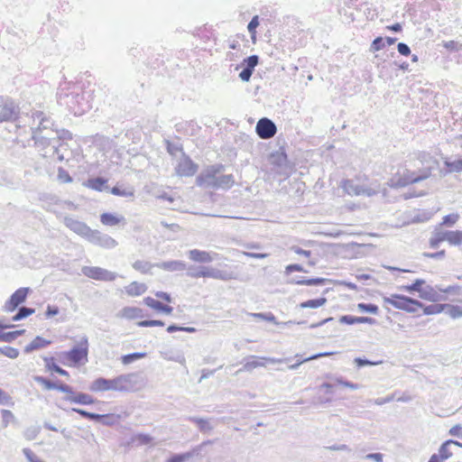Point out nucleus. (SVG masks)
<instances>
[{
  "label": "nucleus",
  "instance_id": "obj_1",
  "mask_svg": "<svg viewBox=\"0 0 462 462\" xmlns=\"http://www.w3.org/2000/svg\"><path fill=\"white\" fill-rule=\"evenodd\" d=\"M222 164H215L207 167L196 178V184L205 189H230L234 183V176L232 174L218 175L224 171Z\"/></svg>",
  "mask_w": 462,
  "mask_h": 462
},
{
  "label": "nucleus",
  "instance_id": "obj_2",
  "mask_svg": "<svg viewBox=\"0 0 462 462\" xmlns=\"http://www.w3.org/2000/svg\"><path fill=\"white\" fill-rule=\"evenodd\" d=\"M61 363L65 365L77 366L88 362V339L87 336L81 337L79 342L73 346L69 350L61 354Z\"/></svg>",
  "mask_w": 462,
  "mask_h": 462
},
{
  "label": "nucleus",
  "instance_id": "obj_3",
  "mask_svg": "<svg viewBox=\"0 0 462 462\" xmlns=\"http://www.w3.org/2000/svg\"><path fill=\"white\" fill-rule=\"evenodd\" d=\"M383 302L409 313H415L419 306H423L421 301L403 294H392L389 297H383Z\"/></svg>",
  "mask_w": 462,
  "mask_h": 462
},
{
  "label": "nucleus",
  "instance_id": "obj_4",
  "mask_svg": "<svg viewBox=\"0 0 462 462\" xmlns=\"http://www.w3.org/2000/svg\"><path fill=\"white\" fill-rule=\"evenodd\" d=\"M138 374L134 373L120 374L110 379L111 391L129 393L134 391L137 384Z\"/></svg>",
  "mask_w": 462,
  "mask_h": 462
},
{
  "label": "nucleus",
  "instance_id": "obj_5",
  "mask_svg": "<svg viewBox=\"0 0 462 462\" xmlns=\"http://www.w3.org/2000/svg\"><path fill=\"white\" fill-rule=\"evenodd\" d=\"M288 360H289V358H274V357L250 356L248 358L245 359V363H244L243 366L237 370L236 374H240L245 371L251 372L255 368L263 367L265 365V362H268L271 364H282Z\"/></svg>",
  "mask_w": 462,
  "mask_h": 462
},
{
  "label": "nucleus",
  "instance_id": "obj_6",
  "mask_svg": "<svg viewBox=\"0 0 462 462\" xmlns=\"http://www.w3.org/2000/svg\"><path fill=\"white\" fill-rule=\"evenodd\" d=\"M81 273L93 280L102 282H113L117 277L116 273L110 272L98 266H83Z\"/></svg>",
  "mask_w": 462,
  "mask_h": 462
},
{
  "label": "nucleus",
  "instance_id": "obj_7",
  "mask_svg": "<svg viewBox=\"0 0 462 462\" xmlns=\"http://www.w3.org/2000/svg\"><path fill=\"white\" fill-rule=\"evenodd\" d=\"M430 175V169H426L423 171H421L420 173H416L415 171H411L407 170L403 172V174L402 176H400L397 179L395 183H393L392 186L397 187V188L405 187L409 184L417 183L421 180H424L427 178H429Z\"/></svg>",
  "mask_w": 462,
  "mask_h": 462
},
{
  "label": "nucleus",
  "instance_id": "obj_8",
  "mask_svg": "<svg viewBox=\"0 0 462 462\" xmlns=\"http://www.w3.org/2000/svg\"><path fill=\"white\" fill-rule=\"evenodd\" d=\"M86 239L96 245L104 248H114L117 245L116 241L106 234H103L98 230L90 229Z\"/></svg>",
  "mask_w": 462,
  "mask_h": 462
},
{
  "label": "nucleus",
  "instance_id": "obj_9",
  "mask_svg": "<svg viewBox=\"0 0 462 462\" xmlns=\"http://www.w3.org/2000/svg\"><path fill=\"white\" fill-rule=\"evenodd\" d=\"M18 112L19 108L12 99L0 97V123L15 120Z\"/></svg>",
  "mask_w": 462,
  "mask_h": 462
},
{
  "label": "nucleus",
  "instance_id": "obj_10",
  "mask_svg": "<svg viewBox=\"0 0 462 462\" xmlns=\"http://www.w3.org/2000/svg\"><path fill=\"white\" fill-rule=\"evenodd\" d=\"M255 133L261 139L267 140L276 134L277 126L270 118L262 117L256 123Z\"/></svg>",
  "mask_w": 462,
  "mask_h": 462
},
{
  "label": "nucleus",
  "instance_id": "obj_11",
  "mask_svg": "<svg viewBox=\"0 0 462 462\" xmlns=\"http://www.w3.org/2000/svg\"><path fill=\"white\" fill-rule=\"evenodd\" d=\"M198 169L199 165L182 152L181 158L175 168L177 174L181 177H191L197 172Z\"/></svg>",
  "mask_w": 462,
  "mask_h": 462
},
{
  "label": "nucleus",
  "instance_id": "obj_12",
  "mask_svg": "<svg viewBox=\"0 0 462 462\" xmlns=\"http://www.w3.org/2000/svg\"><path fill=\"white\" fill-rule=\"evenodd\" d=\"M31 289L22 287L16 290L5 303V310L8 312L14 311L21 304L25 302Z\"/></svg>",
  "mask_w": 462,
  "mask_h": 462
},
{
  "label": "nucleus",
  "instance_id": "obj_13",
  "mask_svg": "<svg viewBox=\"0 0 462 462\" xmlns=\"http://www.w3.org/2000/svg\"><path fill=\"white\" fill-rule=\"evenodd\" d=\"M32 139L34 141L35 146L42 149L51 146L53 148V152L58 153V141L55 140V136L43 135V132L32 130Z\"/></svg>",
  "mask_w": 462,
  "mask_h": 462
},
{
  "label": "nucleus",
  "instance_id": "obj_14",
  "mask_svg": "<svg viewBox=\"0 0 462 462\" xmlns=\"http://www.w3.org/2000/svg\"><path fill=\"white\" fill-rule=\"evenodd\" d=\"M63 224L69 230L85 239L91 229L86 223L69 216L64 217Z\"/></svg>",
  "mask_w": 462,
  "mask_h": 462
},
{
  "label": "nucleus",
  "instance_id": "obj_15",
  "mask_svg": "<svg viewBox=\"0 0 462 462\" xmlns=\"http://www.w3.org/2000/svg\"><path fill=\"white\" fill-rule=\"evenodd\" d=\"M32 379L42 384L45 390H58L65 393H73V388L66 383H57L42 375H33Z\"/></svg>",
  "mask_w": 462,
  "mask_h": 462
},
{
  "label": "nucleus",
  "instance_id": "obj_16",
  "mask_svg": "<svg viewBox=\"0 0 462 462\" xmlns=\"http://www.w3.org/2000/svg\"><path fill=\"white\" fill-rule=\"evenodd\" d=\"M343 188L345 191L351 196L365 195L371 197L375 193L373 189L356 184L352 180H345L343 181Z\"/></svg>",
  "mask_w": 462,
  "mask_h": 462
},
{
  "label": "nucleus",
  "instance_id": "obj_17",
  "mask_svg": "<svg viewBox=\"0 0 462 462\" xmlns=\"http://www.w3.org/2000/svg\"><path fill=\"white\" fill-rule=\"evenodd\" d=\"M331 280L322 277L305 278V277H293L288 281V283L307 285V286H322L330 283Z\"/></svg>",
  "mask_w": 462,
  "mask_h": 462
},
{
  "label": "nucleus",
  "instance_id": "obj_18",
  "mask_svg": "<svg viewBox=\"0 0 462 462\" xmlns=\"http://www.w3.org/2000/svg\"><path fill=\"white\" fill-rule=\"evenodd\" d=\"M203 278H213L220 281H229L234 278L231 272L226 270H219L211 266H206L204 269Z\"/></svg>",
  "mask_w": 462,
  "mask_h": 462
},
{
  "label": "nucleus",
  "instance_id": "obj_19",
  "mask_svg": "<svg viewBox=\"0 0 462 462\" xmlns=\"http://www.w3.org/2000/svg\"><path fill=\"white\" fill-rule=\"evenodd\" d=\"M419 297L422 300H429L431 302H438L439 300H445L446 297L439 294L438 289L431 285H424L420 291Z\"/></svg>",
  "mask_w": 462,
  "mask_h": 462
},
{
  "label": "nucleus",
  "instance_id": "obj_20",
  "mask_svg": "<svg viewBox=\"0 0 462 462\" xmlns=\"http://www.w3.org/2000/svg\"><path fill=\"white\" fill-rule=\"evenodd\" d=\"M216 253H209L207 251H201L199 249H192L188 252L189 258L196 263H208L215 260Z\"/></svg>",
  "mask_w": 462,
  "mask_h": 462
},
{
  "label": "nucleus",
  "instance_id": "obj_21",
  "mask_svg": "<svg viewBox=\"0 0 462 462\" xmlns=\"http://www.w3.org/2000/svg\"><path fill=\"white\" fill-rule=\"evenodd\" d=\"M68 395L64 397V400L69 402L71 403H76L79 405H90L96 402V400L89 394L79 392L75 393H67Z\"/></svg>",
  "mask_w": 462,
  "mask_h": 462
},
{
  "label": "nucleus",
  "instance_id": "obj_22",
  "mask_svg": "<svg viewBox=\"0 0 462 462\" xmlns=\"http://www.w3.org/2000/svg\"><path fill=\"white\" fill-rule=\"evenodd\" d=\"M143 303L146 306L150 307L151 309L156 310L157 312H161L166 315H170L173 311V308L171 306L165 305L161 301L149 296L143 299Z\"/></svg>",
  "mask_w": 462,
  "mask_h": 462
},
{
  "label": "nucleus",
  "instance_id": "obj_23",
  "mask_svg": "<svg viewBox=\"0 0 462 462\" xmlns=\"http://www.w3.org/2000/svg\"><path fill=\"white\" fill-rule=\"evenodd\" d=\"M155 265L156 267L167 272H181L186 270V263L180 260L156 263Z\"/></svg>",
  "mask_w": 462,
  "mask_h": 462
},
{
  "label": "nucleus",
  "instance_id": "obj_24",
  "mask_svg": "<svg viewBox=\"0 0 462 462\" xmlns=\"http://www.w3.org/2000/svg\"><path fill=\"white\" fill-rule=\"evenodd\" d=\"M444 165L445 169L440 171L441 174L444 176L453 172H462V159L460 158L451 161L449 158L446 157L444 158Z\"/></svg>",
  "mask_w": 462,
  "mask_h": 462
},
{
  "label": "nucleus",
  "instance_id": "obj_25",
  "mask_svg": "<svg viewBox=\"0 0 462 462\" xmlns=\"http://www.w3.org/2000/svg\"><path fill=\"white\" fill-rule=\"evenodd\" d=\"M33 121L35 119L39 120V124L37 126H32L31 130H37L39 132H44V130L53 129V123L47 117L43 116V113L41 111L35 112L33 115Z\"/></svg>",
  "mask_w": 462,
  "mask_h": 462
},
{
  "label": "nucleus",
  "instance_id": "obj_26",
  "mask_svg": "<svg viewBox=\"0 0 462 462\" xmlns=\"http://www.w3.org/2000/svg\"><path fill=\"white\" fill-rule=\"evenodd\" d=\"M89 390L94 393L111 391L110 379L98 377L89 385Z\"/></svg>",
  "mask_w": 462,
  "mask_h": 462
},
{
  "label": "nucleus",
  "instance_id": "obj_27",
  "mask_svg": "<svg viewBox=\"0 0 462 462\" xmlns=\"http://www.w3.org/2000/svg\"><path fill=\"white\" fill-rule=\"evenodd\" d=\"M45 367L48 371L54 372L59 374L61 376L69 377V374L68 371L60 367L59 365H57L55 358L52 356H45L43 357Z\"/></svg>",
  "mask_w": 462,
  "mask_h": 462
},
{
  "label": "nucleus",
  "instance_id": "obj_28",
  "mask_svg": "<svg viewBox=\"0 0 462 462\" xmlns=\"http://www.w3.org/2000/svg\"><path fill=\"white\" fill-rule=\"evenodd\" d=\"M125 218L123 216H118L113 213L106 212L100 215V221L103 225L114 226L121 222H125Z\"/></svg>",
  "mask_w": 462,
  "mask_h": 462
},
{
  "label": "nucleus",
  "instance_id": "obj_29",
  "mask_svg": "<svg viewBox=\"0 0 462 462\" xmlns=\"http://www.w3.org/2000/svg\"><path fill=\"white\" fill-rule=\"evenodd\" d=\"M51 343V340L45 339L40 336H37L30 344L24 347V353L30 354L34 350L43 348Z\"/></svg>",
  "mask_w": 462,
  "mask_h": 462
},
{
  "label": "nucleus",
  "instance_id": "obj_30",
  "mask_svg": "<svg viewBox=\"0 0 462 462\" xmlns=\"http://www.w3.org/2000/svg\"><path fill=\"white\" fill-rule=\"evenodd\" d=\"M121 416L114 413L99 414L97 413V423L105 426H114L119 423Z\"/></svg>",
  "mask_w": 462,
  "mask_h": 462
},
{
  "label": "nucleus",
  "instance_id": "obj_31",
  "mask_svg": "<svg viewBox=\"0 0 462 462\" xmlns=\"http://www.w3.org/2000/svg\"><path fill=\"white\" fill-rule=\"evenodd\" d=\"M106 182L107 180L104 177H95L89 178L86 182H84V185L91 189L102 191L105 189Z\"/></svg>",
  "mask_w": 462,
  "mask_h": 462
},
{
  "label": "nucleus",
  "instance_id": "obj_32",
  "mask_svg": "<svg viewBox=\"0 0 462 462\" xmlns=\"http://www.w3.org/2000/svg\"><path fill=\"white\" fill-rule=\"evenodd\" d=\"M188 420L196 423L202 433L210 432L214 429V426L208 419L190 416L188 418Z\"/></svg>",
  "mask_w": 462,
  "mask_h": 462
},
{
  "label": "nucleus",
  "instance_id": "obj_33",
  "mask_svg": "<svg viewBox=\"0 0 462 462\" xmlns=\"http://www.w3.org/2000/svg\"><path fill=\"white\" fill-rule=\"evenodd\" d=\"M445 241L451 245H462V230H444Z\"/></svg>",
  "mask_w": 462,
  "mask_h": 462
},
{
  "label": "nucleus",
  "instance_id": "obj_34",
  "mask_svg": "<svg viewBox=\"0 0 462 462\" xmlns=\"http://www.w3.org/2000/svg\"><path fill=\"white\" fill-rule=\"evenodd\" d=\"M125 290L129 296H139L146 291L147 286L144 283L133 282L129 285L125 286Z\"/></svg>",
  "mask_w": 462,
  "mask_h": 462
},
{
  "label": "nucleus",
  "instance_id": "obj_35",
  "mask_svg": "<svg viewBox=\"0 0 462 462\" xmlns=\"http://www.w3.org/2000/svg\"><path fill=\"white\" fill-rule=\"evenodd\" d=\"M110 192L113 195L124 197V198H134V189L133 187H125L124 185L116 184L114 186Z\"/></svg>",
  "mask_w": 462,
  "mask_h": 462
},
{
  "label": "nucleus",
  "instance_id": "obj_36",
  "mask_svg": "<svg viewBox=\"0 0 462 462\" xmlns=\"http://www.w3.org/2000/svg\"><path fill=\"white\" fill-rule=\"evenodd\" d=\"M122 315L128 319H135L143 318V310L137 307H125L122 310Z\"/></svg>",
  "mask_w": 462,
  "mask_h": 462
},
{
  "label": "nucleus",
  "instance_id": "obj_37",
  "mask_svg": "<svg viewBox=\"0 0 462 462\" xmlns=\"http://www.w3.org/2000/svg\"><path fill=\"white\" fill-rule=\"evenodd\" d=\"M17 312L11 318L13 322L20 321L23 319L28 318L35 312V309L29 308L26 306L18 307Z\"/></svg>",
  "mask_w": 462,
  "mask_h": 462
},
{
  "label": "nucleus",
  "instance_id": "obj_38",
  "mask_svg": "<svg viewBox=\"0 0 462 462\" xmlns=\"http://www.w3.org/2000/svg\"><path fill=\"white\" fill-rule=\"evenodd\" d=\"M259 63V56L256 54L250 55L243 60L241 64L237 65L236 69H238L239 68H245L247 69H250L252 71H254L255 67Z\"/></svg>",
  "mask_w": 462,
  "mask_h": 462
},
{
  "label": "nucleus",
  "instance_id": "obj_39",
  "mask_svg": "<svg viewBox=\"0 0 462 462\" xmlns=\"http://www.w3.org/2000/svg\"><path fill=\"white\" fill-rule=\"evenodd\" d=\"M135 271H138L143 274L150 273L152 267H156L155 263H152L148 261L137 260L132 264Z\"/></svg>",
  "mask_w": 462,
  "mask_h": 462
},
{
  "label": "nucleus",
  "instance_id": "obj_40",
  "mask_svg": "<svg viewBox=\"0 0 462 462\" xmlns=\"http://www.w3.org/2000/svg\"><path fill=\"white\" fill-rule=\"evenodd\" d=\"M452 443H455L454 439H448L444 441L439 448V453L437 456L441 458L442 462L443 460H446L452 456V452L449 450V446L452 445Z\"/></svg>",
  "mask_w": 462,
  "mask_h": 462
},
{
  "label": "nucleus",
  "instance_id": "obj_41",
  "mask_svg": "<svg viewBox=\"0 0 462 462\" xmlns=\"http://www.w3.org/2000/svg\"><path fill=\"white\" fill-rule=\"evenodd\" d=\"M326 302H327V298L320 297V298L311 299V300L303 301V302L300 303L299 307L300 309H307V308L317 309V308L323 306Z\"/></svg>",
  "mask_w": 462,
  "mask_h": 462
},
{
  "label": "nucleus",
  "instance_id": "obj_42",
  "mask_svg": "<svg viewBox=\"0 0 462 462\" xmlns=\"http://www.w3.org/2000/svg\"><path fill=\"white\" fill-rule=\"evenodd\" d=\"M327 378L334 380L337 385H342L350 388L351 390H358L361 387L360 384L347 381L343 376H333L331 374H328Z\"/></svg>",
  "mask_w": 462,
  "mask_h": 462
},
{
  "label": "nucleus",
  "instance_id": "obj_43",
  "mask_svg": "<svg viewBox=\"0 0 462 462\" xmlns=\"http://www.w3.org/2000/svg\"><path fill=\"white\" fill-rule=\"evenodd\" d=\"M426 284L425 280L423 279H416L411 284L404 285L402 287V289L411 294H413L414 292H418L420 294V291H421L422 287Z\"/></svg>",
  "mask_w": 462,
  "mask_h": 462
},
{
  "label": "nucleus",
  "instance_id": "obj_44",
  "mask_svg": "<svg viewBox=\"0 0 462 462\" xmlns=\"http://www.w3.org/2000/svg\"><path fill=\"white\" fill-rule=\"evenodd\" d=\"M270 162L275 166L282 167L287 163L288 158L284 152H275L271 153Z\"/></svg>",
  "mask_w": 462,
  "mask_h": 462
},
{
  "label": "nucleus",
  "instance_id": "obj_45",
  "mask_svg": "<svg viewBox=\"0 0 462 462\" xmlns=\"http://www.w3.org/2000/svg\"><path fill=\"white\" fill-rule=\"evenodd\" d=\"M445 241V231L435 230L430 238V246L436 249L439 246V244Z\"/></svg>",
  "mask_w": 462,
  "mask_h": 462
},
{
  "label": "nucleus",
  "instance_id": "obj_46",
  "mask_svg": "<svg viewBox=\"0 0 462 462\" xmlns=\"http://www.w3.org/2000/svg\"><path fill=\"white\" fill-rule=\"evenodd\" d=\"M147 356L146 352H134L126 355H123L121 356V362L125 365H130L141 358H143Z\"/></svg>",
  "mask_w": 462,
  "mask_h": 462
},
{
  "label": "nucleus",
  "instance_id": "obj_47",
  "mask_svg": "<svg viewBox=\"0 0 462 462\" xmlns=\"http://www.w3.org/2000/svg\"><path fill=\"white\" fill-rule=\"evenodd\" d=\"M419 308L422 309L424 315H433L439 314L445 310L446 306L444 304H430L423 306H419Z\"/></svg>",
  "mask_w": 462,
  "mask_h": 462
},
{
  "label": "nucleus",
  "instance_id": "obj_48",
  "mask_svg": "<svg viewBox=\"0 0 462 462\" xmlns=\"http://www.w3.org/2000/svg\"><path fill=\"white\" fill-rule=\"evenodd\" d=\"M204 269H205V265H199V266H196V265L187 266L186 265L187 276L193 278V279L201 278V277H203L202 273H204Z\"/></svg>",
  "mask_w": 462,
  "mask_h": 462
},
{
  "label": "nucleus",
  "instance_id": "obj_49",
  "mask_svg": "<svg viewBox=\"0 0 462 462\" xmlns=\"http://www.w3.org/2000/svg\"><path fill=\"white\" fill-rule=\"evenodd\" d=\"M164 143L167 152L171 156H176L178 152H180L181 153L184 152L182 144L180 143H172L170 140L165 139Z\"/></svg>",
  "mask_w": 462,
  "mask_h": 462
},
{
  "label": "nucleus",
  "instance_id": "obj_50",
  "mask_svg": "<svg viewBox=\"0 0 462 462\" xmlns=\"http://www.w3.org/2000/svg\"><path fill=\"white\" fill-rule=\"evenodd\" d=\"M354 364L356 365L357 368H362L365 366H375V365H381V364H383V361L382 360L372 361L365 356L364 357L358 356L354 359Z\"/></svg>",
  "mask_w": 462,
  "mask_h": 462
},
{
  "label": "nucleus",
  "instance_id": "obj_51",
  "mask_svg": "<svg viewBox=\"0 0 462 462\" xmlns=\"http://www.w3.org/2000/svg\"><path fill=\"white\" fill-rule=\"evenodd\" d=\"M24 333H25V329H19V330L8 331V332L2 331L3 342L12 343L18 337L23 336Z\"/></svg>",
  "mask_w": 462,
  "mask_h": 462
},
{
  "label": "nucleus",
  "instance_id": "obj_52",
  "mask_svg": "<svg viewBox=\"0 0 462 462\" xmlns=\"http://www.w3.org/2000/svg\"><path fill=\"white\" fill-rule=\"evenodd\" d=\"M357 309L361 312L370 313V314H374V315L378 314V312H379V308L374 303L360 302L357 304Z\"/></svg>",
  "mask_w": 462,
  "mask_h": 462
},
{
  "label": "nucleus",
  "instance_id": "obj_53",
  "mask_svg": "<svg viewBox=\"0 0 462 462\" xmlns=\"http://www.w3.org/2000/svg\"><path fill=\"white\" fill-rule=\"evenodd\" d=\"M446 306L447 314L452 319L462 317V307L458 305L444 304Z\"/></svg>",
  "mask_w": 462,
  "mask_h": 462
},
{
  "label": "nucleus",
  "instance_id": "obj_54",
  "mask_svg": "<svg viewBox=\"0 0 462 462\" xmlns=\"http://www.w3.org/2000/svg\"><path fill=\"white\" fill-rule=\"evenodd\" d=\"M0 354L4 355L11 359H15L19 356L20 352L17 348L5 346H0Z\"/></svg>",
  "mask_w": 462,
  "mask_h": 462
},
{
  "label": "nucleus",
  "instance_id": "obj_55",
  "mask_svg": "<svg viewBox=\"0 0 462 462\" xmlns=\"http://www.w3.org/2000/svg\"><path fill=\"white\" fill-rule=\"evenodd\" d=\"M191 457H193V453L192 452H185V453H180V454H174V455H172L167 460V462H185L186 460H188Z\"/></svg>",
  "mask_w": 462,
  "mask_h": 462
},
{
  "label": "nucleus",
  "instance_id": "obj_56",
  "mask_svg": "<svg viewBox=\"0 0 462 462\" xmlns=\"http://www.w3.org/2000/svg\"><path fill=\"white\" fill-rule=\"evenodd\" d=\"M57 178L58 180L61 183H70L73 180L69 171L63 169L62 167H60L58 169Z\"/></svg>",
  "mask_w": 462,
  "mask_h": 462
},
{
  "label": "nucleus",
  "instance_id": "obj_57",
  "mask_svg": "<svg viewBox=\"0 0 462 462\" xmlns=\"http://www.w3.org/2000/svg\"><path fill=\"white\" fill-rule=\"evenodd\" d=\"M71 411L79 414L81 417L85 419L94 420L95 422L97 421V413L90 412L79 408H72Z\"/></svg>",
  "mask_w": 462,
  "mask_h": 462
},
{
  "label": "nucleus",
  "instance_id": "obj_58",
  "mask_svg": "<svg viewBox=\"0 0 462 462\" xmlns=\"http://www.w3.org/2000/svg\"><path fill=\"white\" fill-rule=\"evenodd\" d=\"M253 316L263 320L273 322L275 325H280V323L277 322L275 316L272 312L254 313Z\"/></svg>",
  "mask_w": 462,
  "mask_h": 462
},
{
  "label": "nucleus",
  "instance_id": "obj_59",
  "mask_svg": "<svg viewBox=\"0 0 462 462\" xmlns=\"http://www.w3.org/2000/svg\"><path fill=\"white\" fill-rule=\"evenodd\" d=\"M385 47V40L382 36L376 37L371 43L370 51H378Z\"/></svg>",
  "mask_w": 462,
  "mask_h": 462
},
{
  "label": "nucleus",
  "instance_id": "obj_60",
  "mask_svg": "<svg viewBox=\"0 0 462 462\" xmlns=\"http://www.w3.org/2000/svg\"><path fill=\"white\" fill-rule=\"evenodd\" d=\"M55 132H56L55 140L58 141V146L60 145V140H71L72 139L71 133L66 129H60V130L55 129Z\"/></svg>",
  "mask_w": 462,
  "mask_h": 462
},
{
  "label": "nucleus",
  "instance_id": "obj_61",
  "mask_svg": "<svg viewBox=\"0 0 462 462\" xmlns=\"http://www.w3.org/2000/svg\"><path fill=\"white\" fill-rule=\"evenodd\" d=\"M458 218H459V215L458 214H454L453 213V214L446 215L442 218L441 225H444V226H454L457 223Z\"/></svg>",
  "mask_w": 462,
  "mask_h": 462
},
{
  "label": "nucleus",
  "instance_id": "obj_62",
  "mask_svg": "<svg viewBox=\"0 0 462 462\" xmlns=\"http://www.w3.org/2000/svg\"><path fill=\"white\" fill-rule=\"evenodd\" d=\"M443 47L450 51H458L462 49V43L456 41L443 42Z\"/></svg>",
  "mask_w": 462,
  "mask_h": 462
},
{
  "label": "nucleus",
  "instance_id": "obj_63",
  "mask_svg": "<svg viewBox=\"0 0 462 462\" xmlns=\"http://www.w3.org/2000/svg\"><path fill=\"white\" fill-rule=\"evenodd\" d=\"M259 26V16L254 15L247 24V30L254 37L256 33V28Z\"/></svg>",
  "mask_w": 462,
  "mask_h": 462
},
{
  "label": "nucleus",
  "instance_id": "obj_64",
  "mask_svg": "<svg viewBox=\"0 0 462 462\" xmlns=\"http://www.w3.org/2000/svg\"><path fill=\"white\" fill-rule=\"evenodd\" d=\"M23 452L29 462H44L30 448H23Z\"/></svg>",
  "mask_w": 462,
  "mask_h": 462
}]
</instances>
